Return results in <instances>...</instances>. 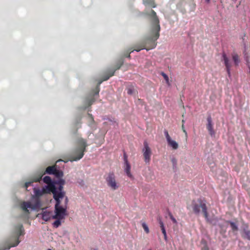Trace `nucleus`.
<instances>
[{"label":"nucleus","mask_w":250,"mask_h":250,"mask_svg":"<svg viewBox=\"0 0 250 250\" xmlns=\"http://www.w3.org/2000/svg\"><path fill=\"white\" fill-rule=\"evenodd\" d=\"M148 15L152 17V26L150 31L149 35L146 38L144 42H141L138 46L133 50H130L127 54L125 55V57L130 58V54L131 52L135 50L137 52L140 51L142 49H145L147 50L155 48V41L156 40V13L153 10H151Z\"/></svg>","instance_id":"1"},{"label":"nucleus","mask_w":250,"mask_h":250,"mask_svg":"<svg viewBox=\"0 0 250 250\" xmlns=\"http://www.w3.org/2000/svg\"><path fill=\"white\" fill-rule=\"evenodd\" d=\"M34 195L32 196V199L35 200V203L32 204L30 202H23L21 207L25 212L29 213L28 209H36L41 206L40 198L44 194L50 193L51 192L43 187L41 189L34 188H33Z\"/></svg>","instance_id":"2"},{"label":"nucleus","mask_w":250,"mask_h":250,"mask_svg":"<svg viewBox=\"0 0 250 250\" xmlns=\"http://www.w3.org/2000/svg\"><path fill=\"white\" fill-rule=\"evenodd\" d=\"M76 144L79 147L73 150L69 155V159L68 160L64 161L65 163L69 161L71 162L77 161L83 157L84 152L86 151V148L88 146L86 141L82 138H79L77 139Z\"/></svg>","instance_id":"3"},{"label":"nucleus","mask_w":250,"mask_h":250,"mask_svg":"<svg viewBox=\"0 0 250 250\" xmlns=\"http://www.w3.org/2000/svg\"><path fill=\"white\" fill-rule=\"evenodd\" d=\"M67 215L66 213V207L61 206V203L56 202L55 205V214L52 216V219H56L53 223V227L58 228L61 226V220L64 219Z\"/></svg>","instance_id":"4"},{"label":"nucleus","mask_w":250,"mask_h":250,"mask_svg":"<svg viewBox=\"0 0 250 250\" xmlns=\"http://www.w3.org/2000/svg\"><path fill=\"white\" fill-rule=\"evenodd\" d=\"M123 60L122 59H121L117 62L115 67L113 68L108 70L105 72V73L104 74L102 78V80H101L98 82L96 87L93 90V93L94 95H97L99 94V93L100 92V84L102 83L103 81H107L111 77L113 76L114 75L115 71L121 68V67L123 65Z\"/></svg>","instance_id":"5"},{"label":"nucleus","mask_w":250,"mask_h":250,"mask_svg":"<svg viewBox=\"0 0 250 250\" xmlns=\"http://www.w3.org/2000/svg\"><path fill=\"white\" fill-rule=\"evenodd\" d=\"M54 185L55 186V192L57 195L60 193H62V195L58 197V200H55L57 203H61V199H62L65 195V191L63 190V186L65 184V180L60 178L58 180L54 181Z\"/></svg>","instance_id":"6"},{"label":"nucleus","mask_w":250,"mask_h":250,"mask_svg":"<svg viewBox=\"0 0 250 250\" xmlns=\"http://www.w3.org/2000/svg\"><path fill=\"white\" fill-rule=\"evenodd\" d=\"M43 181L44 183L47 184V186L44 187L45 189H48L53 194V198L54 200H58V197L62 195V193H60L57 195L55 192V186L54 185V181H52L51 178L48 176H46L43 178Z\"/></svg>","instance_id":"7"},{"label":"nucleus","mask_w":250,"mask_h":250,"mask_svg":"<svg viewBox=\"0 0 250 250\" xmlns=\"http://www.w3.org/2000/svg\"><path fill=\"white\" fill-rule=\"evenodd\" d=\"M105 179L107 186L109 187L111 189L114 190L119 188V186L116 181L115 176L113 172L109 173Z\"/></svg>","instance_id":"8"},{"label":"nucleus","mask_w":250,"mask_h":250,"mask_svg":"<svg viewBox=\"0 0 250 250\" xmlns=\"http://www.w3.org/2000/svg\"><path fill=\"white\" fill-rule=\"evenodd\" d=\"M143 156L145 161L146 163H148L150 160L151 156V149L148 146V144L146 141L144 142V148L143 149Z\"/></svg>","instance_id":"9"},{"label":"nucleus","mask_w":250,"mask_h":250,"mask_svg":"<svg viewBox=\"0 0 250 250\" xmlns=\"http://www.w3.org/2000/svg\"><path fill=\"white\" fill-rule=\"evenodd\" d=\"M124 169L127 176L130 178L133 179L134 177L131 173V166L128 161L127 155L125 152L124 153Z\"/></svg>","instance_id":"10"},{"label":"nucleus","mask_w":250,"mask_h":250,"mask_svg":"<svg viewBox=\"0 0 250 250\" xmlns=\"http://www.w3.org/2000/svg\"><path fill=\"white\" fill-rule=\"evenodd\" d=\"M202 208L205 217L208 219L206 205L201 200L199 201L198 203L194 204L193 207L194 212L196 213H198L200 212V208Z\"/></svg>","instance_id":"11"},{"label":"nucleus","mask_w":250,"mask_h":250,"mask_svg":"<svg viewBox=\"0 0 250 250\" xmlns=\"http://www.w3.org/2000/svg\"><path fill=\"white\" fill-rule=\"evenodd\" d=\"M57 168V165H54L53 166H49L46 167L45 170L43 172V174H54L55 170Z\"/></svg>","instance_id":"12"},{"label":"nucleus","mask_w":250,"mask_h":250,"mask_svg":"<svg viewBox=\"0 0 250 250\" xmlns=\"http://www.w3.org/2000/svg\"><path fill=\"white\" fill-rule=\"evenodd\" d=\"M53 215L51 211H44L42 213V219L45 221H49L51 218H52Z\"/></svg>","instance_id":"13"},{"label":"nucleus","mask_w":250,"mask_h":250,"mask_svg":"<svg viewBox=\"0 0 250 250\" xmlns=\"http://www.w3.org/2000/svg\"><path fill=\"white\" fill-rule=\"evenodd\" d=\"M167 141L168 142V145L170 146H171L173 149H176L178 148V144L175 141L172 140L171 138H170Z\"/></svg>","instance_id":"14"},{"label":"nucleus","mask_w":250,"mask_h":250,"mask_svg":"<svg viewBox=\"0 0 250 250\" xmlns=\"http://www.w3.org/2000/svg\"><path fill=\"white\" fill-rule=\"evenodd\" d=\"M143 3L146 5L150 7H155V2L153 0H143Z\"/></svg>","instance_id":"15"},{"label":"nucleus","mask_w":250,"mask_h":250,"mask_svg":"<svg viewBox=\"0 0 250 250\" xmlns=\"http://www.w3.org/2000/svg\"><path fill=\"white\" fill-rule=\"evenodd\" d=\"M57 178L59 179L60 178H62L63 176V172L62 171L56 168L55 172L53 174Z\"/></svg>","instance_id":"16"},{"label":"nucleus","mask_w":250,"mask_h":250,"mask_svg":"<svg viewBox=\"0 0 250 250\" xmlns=\"http://www.w3.org/2000/svg\"><path fill=\"white\" fill-rule=\"evenodd\" d=\"M223 58H224V60L225 61V65L227 68V70H228V72L229 73V67H230V65L229 64V60L226 55V54L225 53H223Z\"/></svg>","instance_id":"17"},{"label":"nucleus","mask_w":250,"mask_h":250,"mask_svg":"<svg viewBox=\"0 0 250 250\" xmlns=\"http://www.w3.org/2000/svg\"><path fill=\"white\" fill-rule=\"evenodd\" d=\"M44 174H43V172H41L38 176L34 177L33 179V182H40L42 180V176Z\"/></svg>","instance_id":"18"},{"label":"nucleus","mask_w":250,"mask_h":250,"mask_svg":"<svg viewBox=\"0 0 250 250\" xmlns=\"http://www.w3.org/2000/svg\"><path fill=\"white\" fill-rule=\"evenodd\" d=\"M232 59L234 62V63L236 65H238L239 62V57L237 54L235 53H233L232 54Z\"/></svg>","instance_id":"19"},{"label":"nucleus","mask_w":250,"mask_h":250,"mask_svg":"<svg viewBox=\"0 0 250 250\" xmlns=\"http://www.w3.org/2000/svg\"><path fill=\"white\" fill-rule=\"evenodd\" d=\"M142 227L143 228L145 231L146 233H148L149 232V230L147 225L145 222H143L142 223Z\"/></svg>","instance_id":"20"},{"label":"nucleus","mask_w":250,"mask_h":250,"mask_svg":"<svg viewBox=\"0 0 250 250\" xmlns=\"http://www.w3.org/2000/svg\"><path fill=\"white\" fill-rule=\"evenodd\" d=\"M160 224L161 225V229L162 230V232L164 234V236H165V237L166 238V230L165 229L164 225H163V223L161 222H160Z\"/></svg>","instance_id":"21"},{"label":"nucleus","mask_w":250,"mask_h":250,"mask_svg":"<svg viewBox=\"0 0 250 250\" xmlns=\"http://www.w3.org/2000/svg\"><path fill=\"white\" fill-rule=\"evenodd\" d=\"M95 101V99L94 97L91 98L90 99L87 100V104L89 106L91 105Z\"/></svg>","instance_id":"22"},{"label":"nucleus","mask_w":250,"mask_h":250,"mask_svg":"<svg viewBox=\"0 0 250 250\" xmlns=\"http://www.w3.org/2000/svg\"><path fill=\"white\" fill-rule=\"evenodd\" d=\"M34 182H33V180H32V181L26 182L24 184V188L26 189V190H27L28 187L31 186L32 183Z\"/></svg>","instance_id":"23"},{"label":"nucleus","mask_w":250,"mask_h":250,"mask_svg":"<svg viewBox=\"0 0 250 250\" xmlns=\"http://www.w3.org/2000/svg\"><path fill=\"white\" fill-rule=\"evenodd\" d=\"M230 225L233 230H237L238 229L236 225L233 222H230Z\"/></svg>","instance_id":"24"},{"label":"nucleus","mask_w":250,"mask_h":250,"mask_svg":"<svg viewBox=\"0 0 250 250\" xmlns=\"http://www.w3.org/2000/svg\"><path fill=\"white\" fill-rule=\"evenodd\" d=\"M202 243L204 246V248L202 249V250H208V248L207 245V242H206V241L202 240Z\"/></svg>","instance_id":"25"},{"label":"nucleus","mask_w":250,"mask_h":250,"mask_svg":"<svg viewBox=\"0 0 250 250\" xmlns=\"http://www.w3.org/2000/svg\"><path fill=\"white\" fill-rule=\"evenodd\" d=\"M62 199H61V202H62ZM68 202V198H67V197H65L64 205H61V206H62V207H66V210L67 209V205ZM66 211H67L66 210Z\"/></svg>","instance_id":"26"},{"label":"nucleus","mask_w":250,"mask_h":250,"mask_svg":"<svg viewBox=\"0 0 250 250\" xmlns=\"http://www.w3.org/2000/svg\"><path fill=\"white\" fill-rule=\"evenodd\" d=\"M162 76L164 77V79L166 81L167 83L169 84V81H168V76L165 74L164 73L162 72Z\"/></svg>","instance_id":"27"},{"label":"nucleus","mask_w":250,"mask_h":250,"mask_svg":"<svg viewBox=\"0 0 250 250\" xmlns=\"http://www.w3.org/2000/svg\"><path fill=\"white\" fill-rule=\"evenodd\" d=\"M133 89H132L131 88H130L127 89V93L128 94H133Z\"/></svg>","instance_id":"28"},{"label":"nucleus","mask_w":250,"mask_h":250,"mask_svg":"<svg viewBox=\"0 0 250 250\" xmlns=\"http://www.w3.org/2000/svg\"><path fill=\"white\" fill-rule=\"evenodd\" d=\"M165 134H166V136L167 141H168V140H169L171 138L169 136V135H168L167 131L165 132Z\"/></svg>","instance_id":"29"},{"label":"nucleus","mask_w":250,"mask_h":250,"mask_svg":"<svg viewBox=\"0 0 250 250\" xmlns=\"http://www.w3.org/2000/svg\"><path fill=\"white\" fill-rule=\"evenodd\" d=\"M88 115L90 117L91 122H94V118H93L92 115L91 114H89V113L88 114Z\"/></svg>","instance_id":"30"},{"label":"nucleus","mask_w":250,"mask_h":250,"mask_svg":"<svg viewBox=\"0 0 250 250\" xmlns=\"http://www.w3.org/2000/svg\"><path fill=\"white\" fill-rule=\"evenodd\" d=\"M172 220L174 222L176 223V220H175V219L172 218Z\"/></svg>","instance_id":"31"},{"label":"nucleus","mask_w":250,"mask_h":250,"mask_svg":"<svg viewBox=\"0 0 250 250\" xmlns=\"http://www.w3.org/2000/svg\"><path fill=\"white\" fill-rule=\"evenodd\" d=\"M206 1L208 3H209V2L210 0H206Z\"/></svg>","instance_id":"32"},{"label":"nucleus","mask_w":250,"mask_h":250,"mask_svg":"<svg viewBox=\"0 0 250 250\" xmlns=\"http://www.w3.org/2000/svg\"><path fill=\"white\" fill-rule=\"evenodd\" d=\"M157 31L159 30H160V27H157Z\"/></svg>","instance_id":"33"}]
</instances>
